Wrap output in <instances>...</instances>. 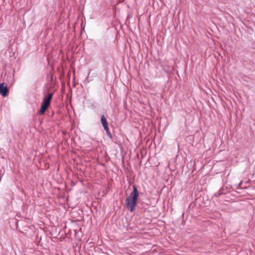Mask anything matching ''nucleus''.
<instances>
[{
    "label": "nucleus",
    "instance_id": "f257e3e1",
    "mask_svg": "<svg viewBox=\"0 0 255 255\" xmlns=\"http://www.w3.org/2000/svg\"><path fill=\"white\" fill-rule=\"evenodd\" d=\"M133 188V191L130 193L129 196L127 198L126 200V206L131 212H133L135 210L138 196L136 187L134 186Z\"/></svg>",
    "mask_w": 255,
    "mask_h": 255
},
{
    "label": "nucleus",
    "instance_id": "20e7f679",
    "mask_svg": "<svg viewBox=\"0 0 255 255\" xmlns=\"http://www.w3.org/2000/svg\"><path fill=\"white\" fill-rule=\"evenodd\" d=\"M101 123L107 133H109L110 132L108 123L104 115H103L101 117Z\"/></svg>",
    "mask_w": 255,
    "mask_h": 255
},
{
    "label": "nucleus",
    "instance_id": "f03ea898",
    "mask_svg": "<svg viewBox=\"0 0 255 255\" xmlns=\"http://www.w3.org/2000/svg\"><path fill=\"white\" fill-rule=\"evenodd\" d=\"M53 96V93H49L47 95L43 98V101L41 104V107L39 111L40 115H43L46 110L49 107L51 100Z\"/></svg>",
    "mask_w": 255,
    "mask_h": 255
},
{
    "label": "nucleus",
    "instance_id": "7ed1b4c3",
    "mask_svg": "<svg viewBox=\"0 0 255 255\" xmlns=\"http://www.w3.org/2000/svg\"><path fill=\"white\" fill-rule=\"evenodd\" d=\"M0 94L3 97H6L8 95V89L6 86H4V83L0 84Z\"/></svg>",
    "mask_w": 255,
    "mask_h": 255
}]
</instances>
